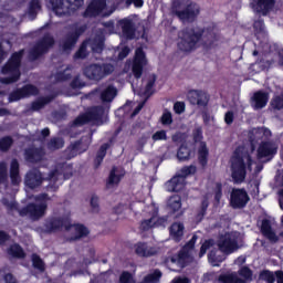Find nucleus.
Masks as SVG:
<instances>
[{
  "instance_id": "nucleus-1",
  "label": "nucleus",
  "mask_w": 283,
  "mask_h": 283,
  "mask_svg": "<svg viewBox=\"0 0 283 283\" xmlns=\"http://www.w3.org/2000/svg\"><path fill=\"white\" fill-rule=\"evenodd\" d=\"M203 39H207L209 45H213L216 42V32H213V28L192 24L179 31L177 48L185 54H191V52H196V50L200 48V43H202Z\"/></svg>"
},
{
  "instance_id": "nucleus-2",
  "label": "nucleus",
  "mask_w": 283,
  "mask_h": 283,
  "mask_svg": "<svg viewBox=\"0 0 283 283\" xmlns=\"http://www.w3.org/2000/svg\"><path fill=\"white\" fill-rule=\"evenodd\" d=\"M25 55V49L13 52L8 61L1 67V74L7 77H0L2 85H12L21 80V63Z\"/></svg>"
},
{
  "instance_id": "nucleus-3",
  "label": "nucleus",
  "mask_w": 283,
  "mask_h": 283,
  "mask_svg": "<svg viewBox=\"0 0 283 283\" xmlns=\"http://www.w3.org/2000/svg\"><path fill=\"white\" fill-rule=\"evenodd\" d=\"M200 4L193 1L185 6L182 0H172L170 7L171 14L181 23H196L200 17Z\"/></svg>"
},
{
  "instance_id": "nucleus-4",
  "label": "nucleus",
  "mask_w": 283,
  "mask_h": 283,
  "mask_svg": "<svg viewBox=\"0 0 283 283\" xmlns=\"http://www.w3.org/2000/svg\"><path fill=\"white\" fill-rule=\"evenodd\" d=\"M247 165L251 169L253 165V158L249 153H242L240 149H235L231 158V171L232 180L237 185H241L247 180Z\"/></svg>"
},
{
  "instance_id": "nucleus-5",
  "label": "nucleus",
  "mask_w": 283,
  "mask_h": 283,
  "mask_svg": "<svg viewBox=\"0 0 283 283\" xmlns=\"http://www.w3.org/2000/svg\"><path fill=\"white\" fill-rule=\"evenodd\" d=\"M2 205L8 209V211H18L21 218L29 216V218L33 221L41 220V218L45 216V211H48L46 202H41L40 205L31 202L22 209H19L18 202L10 201L8 198H3Z\"/></svg>"
},
{
  "instance_id": "nucleus-6",
  "label": "nucleus",
  "mask_w": 283,
  "mask_h": 283,
  "mask_svg": "<svg viewBox=\"0 0 283 283\" xmlns=\"http://www.w3.org/2000/svg\"><path fill=\"white\" fill-rule=\"evenodd\" d=\"M56 17H72L76 10L83 8L85 0H50Z\"/></svg>"
},
{
  "instance_id": "nucleus-7",
  "label": "nucleus",
  "mask_w": 283,
  "mask_h": 283,
  "mask_svg": "<svg viewBox=\"0 0 283 283\" xmlns=\"http://www.w3.org/2000/svg\"><path fill=\"white\" fill-rule=\"evenodd\" d=\"M83 74L88 78V81H96L98 83V81H103L105 76L114 74V64L92 63L84 67Z\"/></svg>"
},
{
  "instance_id": "nucleus-8",
  "label": "nucleus",
  "mask_w": 283,
  "mask_h": 283,
  "mask_svg": "<svg viewBox=\"0 0 283 283\" xmlns=\"http://www.w3.org/2000/svg\"><path fill=\"white\" fill-rule=\"evenodd\" d=\"M54 38L50 34L43 35L29 51L30 61H39L41 56H45L52 48H54Z\"/></svg>"
},
{
  "instance_id": "nucleus-9",
  "label": "nucleus",
  "mask_w": 283,
  "mask_h": 283,
  "mask_svg": "<svg viewBox=\"0 0 283 283\" xmlns=\"http://www.w3.org/2000/svg\"><path fill=\"white\" fill-rule=\"evenodd\" d=\"M105 116V107L103 106H93L85 113L80 114L72 123L73 127H83L88 123H94L96 120H103Z\"/></svg>"
},
{
  "instance_id": "nucleus-10",
  "label": "nucleus",
  "mask_w": 283,
  "mask_h": 283,
  "mask_svg": "<svg viewBox=\"0 0 283 283\" xmlns=\"http://www.w3.org/2000/svg\"><path fill=\"white\" fill-rule=\"evenodd\" d=\"M85 32H87V24H82L80 27L78 24H73L71 31L65 34L62 41V50H64V52L74 50L76 43H78V40Z\"/></svg>"
},
{
  "instance_id": "nucleus-11",
  "label": "nucleus",
  "mask_w": 283,
  "mask_h": 283,
  "mask_svg": "<svg viewBox=\"0 0 283 283\" xmlns=\"http://www.w3.org/2000/svg\"><path fill=\"white\" fill-rule=\"evenodd\" d=\"M217 247L219 251L226 255H231V253H235V251L240 249L238 245V239L231 232H226L224 234L220 235Z\"/></svg>"
},
{
  "instance_id": "nucleus-12",
  "label": "nucleus",
  "mask_w": 283,
  "mask_h": 283,
  "mask_svg": "<svg viewBox=\"0 0 283 283\" xmlns=\"http://www.w3.org/2000/svg\"><path fill=\"white\" fill-rule=\"evenodd\" d=\"M249 192L244 188H233L230 193V207L233 209H244L249 205Z\"/></svg>"
},
{
  "instance_id": "nucleus-13",
  "label": "nucleus",
  "mask_w": 283,
  "mask_h": 283,
  "mask_svg": "<svg viewBox=\"0 0 283 283\" xmlns=\"http://www.w3.org/2000/svg\"><path fill=\"white\" fill-rule=\"evenodd\" d=\"M145 65H147V54L143 48H137L135 51V56L133 60L132 73L134 78L138 81L143 76V70H145Z\"/></svg>"
},
{
  "instance_id": "nucleus-14",
  "label": "nucleus",
  "mask_w": 283,
  "mask_h": 283,
  "mask_svg": "<svg viewBox=\"0 0 283 283\" xmlns=\"http://www.w3.org/2000/svg\"><path fill=\"white\" fill-rule=\"evenodd\" d=\"M187 99L190 105H196L200 109H206V107L209 106L211 97L202 90H190L187 93Z\"/></svg>"
},
{
  "instance_id": "nucleus-15",
  "label": "nucleus",
  "mask_w": 283,
  "mask_h": 283,
  "mask_svg": "<svg viewBox=\"0 0 283 283\" xmlns=\"http://www.w3.org/2000/svg\"><path fill=\"white\" fill-rule=\"evenodd\" d=\"M250 8L259 17H269L275 8V0H250Z\"/></svg>"
},
{
  "instance_id": "nucleus-16",
  "label": "nucleus",
  "mask_w": 283,
  "mask_h": 283,
  "mask_svg": "<svg viewBox=\"0 0 283 283\" xmlns=\"http://www.w3.org/2000/svg\"><path fill=\"white\" fill-rule=\"evenodd\" d=\"M46 233H56V231H61L64 227L65 231H70L72 229V223L70 219L62 217H52L46 220L45 224Z\"/></svg>"
},
{
  "instance_id": "nucleus-17",
  "label": "nucleus",
  "mask_w": 283,
  "mask_h": 283,
  "mask_svg": "<svg viewBox=\"0 0 283 283\" xmlns=\"http://www.w3.org/2000/svg\"><path fill=\"white\" fill-rule=\"evenodd\" d=\"M105 8H107L105 0H92L82 13V17H84V19H94V17H98Z\"/></svg>"
},
{
  "instance_id": "nucleus-18",
  "label": "nucleus",
  "mask_w": 283,
  "mask_h": 283,
  "mask_svg": "<svg viewBox=\"0 0 283 283\" xmlns=\"http://www.w3.org/2000/svg\"><path fill=\"white\" fill-rule=\"evenodd\" d=\"M24 185L28 189H36L43 185V175L41 170H29L24 177Z\"/></svg>"
},
{
  "instance_id": "nucleus-19",
  "label": "nucleus",
  "mask_w": 283,
  "mask_h": 283,
  "mask_svg": "<svg viewBox=\"0 0 283 283\" xmlns=\"http://www.w3.org/2000/svg\"><path fill=\"white\" fill-rule=\"evenodd\" d=\"M269 92H264L262 90L256 91L250 99L251 107L255 111L264 109V107H266V105L269 104Z\"/></svg>"
},
{
  "instance_id": "nucleus-20",
  "label": "nucleus",
  "mask_w": 283,
  "mask_h": 283,
  "mask_svg": "<svg viewBox=\"0 0 283 283\" xmlns=\"http://www.w3.org/2000/svg\"><path fill=\"white\" fill-rule=\"evenodd\" d=\"M45 156V151L43 150V148H27L24 150V160L27 163H30L31 165H36L39 163H41V160H43Z\"/></svg>"
},
{
  "instance_id": "nucleus-21",
  "label": "nucleus",
  "mask_w": 283,
  "mask_h": 283,
  "mask_svg": "<svg viewBox=\"0 0 283 283\" xmlns=\"http://www.w3.org/2000/svg\"><path fill=\"white\" fill-rule=\"evenodd\" d=\"M166 191L169 193H178L185 189V178L180 175L174 176L165 184Z\"/></svg>"
},
{
  "instance_id": "nucleus-22",
  "label": "nucleus",
  "mask_w": 283,
  "mask_h": 283,
  "mask_svg": "<svg viewBox=\"0 0 283 283\" xmlns=\"http://www.w3.org/2000/svg\"><path fill=\"white\" fill-rule=\"evenodd\" d=\"M118 24L122 28V34L125 39L132 40L136 36V24H134V20L124 18L118 21Z\"/></svg>"
},
{
  "instance_id": "nucleus-23",
  "label": "nucleus",
  "mask_w": 283,
  "mask_h": 283,
  "mask_svg": "<svg viewBox=\"0 0 283 283\" xmlns=\"http://www.w3.org/2000/svg\"><path fill=\"white\" fill-rule=\"evenodd\" d=\"M261 233L266 240L272 242L273 244L280 242V237L273 231V227L271 226V220L263 219L261 222Z\"/></svg>"
},
{
  "instance_id": "nucleus-24",
  "label": "nucleus",
  "mask_w": 283,
  "mask_h": 283,
  "mask_svg": "<svg viewBox=\"0 0 283 283\" xmlns=\"http://www.w3.org/2000/svg\"><path fill=\"white\" fill-rule=\"evenodd\" d=\"M277 154V146L272 142H262L258 148V158H269Z\"/></svg>"
},
{
  "instance_id": "nucleus-25",
  "label": "nucleus",
  "mask_w": 283,
  "mask_h": 283,
  "mask_svg": "<svg viewBox=\"0 0 283 283\" xmlns=\"http://www.w3.org/2000/svg\"><path fill=\"white\" fill-rule=\"evenodd\" d=\"M166 209L170 216L178 213L182 209V198L178 195L171 196L167 201Z\"/></svg>"
},
{
  "instance_id": "nucleus-26",
  "label": "nucleus",
  "mask_w": 283,
  "mask_h": 283,
  "mask_svg": "<svg viewBox=\"0 0 283 283\" xmlns=\"http://www.w3.org/2000/svg\"><path fill=\"white\" fill-rule=\"evenodd\" d=\"M135 253L139 258H151V255H156V250L149 248L146 242H138L135 244Z\"/></svg>"
},
{
  "instance_id": "nucleus-27",
  "label": "nucleus",
  "mask_w": 283,
  "mask_h": 283,
  "mask_svg": "<svg viewBox=\"0 0 283 283\" xmlns=\"http://www.w3.org/2000/svg\"><path fill=\"white\" fill-rule=\"evenodd\" d=\"M170 235L175 242H180L185 235V224L182 222H174L170 226Z\"/></svg>"
},
{
  "instance_id": "nucleus-28",
  "label": "nucleus",
  "mask_w": 283,
  "mask_h": 283,
  "mask_svg": "<svg viewBox=\"0 0 283 283\" xmlns=\"http://www.w3.org/2000/svg\"><path fill=\"white\" fill-rule=\"evenodd\" d=\"M7 253L14 260H25V251L19 243H13L7 249Z\"/></svg>"
},
{
  "instance_id": "nucleus-29",
  "label": "nucleus",
  "mask_w": 283,
  "mask_h": 283,
  "mask_svg": "<svg viewBox=\"0 0 283 283\" xmlns=\"http://www.w3.org/2000/svg\"><path fill=\"white\" fill-rule=\"evenodd\" d=\"M62 175L63 172H61L59 169H54L49 172L48 180L50 184L46 186L48 191H59V185L56 182H59V176Z\"/></svg>"
},
{
  "instance_id": "nucleus-30",
  "label": "nucleus",
  "mask_w": 283,
  "mask_h": 283,
  "mask_svg": "<svg viewBox=\"0 0 283 283\" xmlns=\"http://www.w3.org/2000/svg\"><path fill=\"white\" fill-rule=\"evenodd\" d=\"M198 163L201 167L209 165V148L206 142H201L198 148Z\"/></svg>"
},
{
  "instance_id": "nucleus-31",
  "label": "nucleus",
  "mask_w": 283,
  "mask_h": 283,
  "mask_svg": "<svg viewBox=\"0 0 283 283\" xmlns=\"http://www.w3.org/2000/svg\"><path fill=\"white\" fill-rule=\"evenodd\" d=\"M158 76H156V74H150L148 76V80H147V83H146V86H145V90H144V93H143V96L146 97V101L149 99L150 96H154L156 90H154V87L156 86V81H157Z\"/></svg>"
},
{
  "instance_id": "nucleus-32",
  "label": "nucleus",
  "mask_w": 283,
  "mask_h": 283,
  "mask_svg": "<svg viewBox=\"0 0 283 283\" xmlns=\"http://www.w3.org/2000/svg\"><path fill=\"white\" fill-rule=\"evenodd\" d=\"M75 229V235L70 238V242H76L81 238H87L90 235V230L82 223L72 224Z\"/></svg>"
},
{
  "instance_id": "nucleus-33",
  "label": "nucleus",
  "mask_w": 283,
  "mask_h": 283,
  "mask_svg": "<svg viewBox=\"0 0 283 283\" xmlns=\"http://www.w3.org/2000/svg\"><path fill=\"white\" fill-rule=\"evenodd\" d=\"M118 94V90L114 85H108L104 91L101 93V101L103 103H112L116 95Z\"/></svg>"
},
{
  "instance_id": "nucleus-34",
  "label": "nucleus",
  "mask_w": 283,
  "mask_h": 283,
  "mask_svg": "<svg viewBox=\"0 0 283 283\" xmlns=\"http://www.w3.org/2000/svg\"><path fill=\"white\" fill-rule=\"evenodd\" d=\"M53 101H54L53 95L40 97V98H38V101L32 102L31 109L33 112H39V111L43 109L45 105H50V103H52Z\"/></svg>"
},
{
  "instance_id": "nucleus-35",
  "label": "nucleus",
  "mask_w": 283,
  "mask_h": 283,
  "mask_svg": "<svg viewBox=\"0 0 283 283\" xmlns=\"http://www.w3.org/2000/svg\"><path fill=\"white\" fill-rule=\"evenodd\" d=\"M87 45H90V40H84V41L81 43L78 50H77V51L74 53V55H73V59H74L75 61H78V60L83 61V60H85L87 56H90V51H87Z\"/></svg>"
},
{
  "instance_id": "nucleus-36",
  "label": "nucleus",
  "mask_w": 283,
  "mask_h": 283,
  "mask_svg": "<svg viewBox=\"0 0 283 283\" xmlns=\"http://www.w3.org/2000/svg\"><path fill=\"white\" fill-rule=\"evenodd\" d=\"M207 209H209V199L205 198L202 199L200 208L195 217L197 222H202V220H205V217L207 216Z\"/></svg>"
},
{
  "instance_id": "nucleus-37",
  "label": "nucleus",
  "mask_w": 283,
  "mask_h": 283,
  "mask_svg": "<svg viewBox=\"0 0 283 283\" xmlns=\"http://www.w3.org/2000/svg\"><path fill=\"white\" fill-rule=\"evenodd\" d=\"M31 262H32L33 269H35L36 271H40V273H43L45 271V262L43 261V259H41L39 254L33 253L31 255Z\"/></svg>"
},
{
  "instance_id": "nucleus-38",
  "label": "nucleus",
  "mask_w": 283,
  "mask_h": 283,
  "mask_svg": "<svg viewBox=\"0 0 283 283\" xmlns=\"http://www.w3.org/2000/svg\"><path fill=\"white\" fill-rule=\"evenodd\" d=\"M275 272L271 270H262L259 273V280L265 283H275Z\"/></svg>"
},
{
  "instance_id": "nucleus-39",
  "label": "nucleus",
  "mask_w": 283,
  "mask_h": 283,
  "mask_svg": "<svg viewBox=\"0 0 283 283\" xmlns=\"http://www.w3.org/2000/svg\"><path fill=\"white\" fill-rule=\"evenodd\" d=\"M220 283H244V280L238 277L235 274H220L218 277Z\"/></svg>"
},
{
  "instance_id": "nucleus-40",
  "label": "nucleus",
  "mask_w": 283,
  "mask_h": 283,
  "mask_svg": "<svg viewBox=\"0 0 283 283\" xmlns=\"http://www.w3.org/2000/svg\"><path fill=\"white\" fill-rule=\"evenodd\" d=\"M65 145V142L63 140V138L60 137H52L46 147L48 149H51L52 151H56V149H63Z\"/></svg>"
},
{
  "instance_id": "nucleus-41",
  "label": "nucleus",
  "mask_w": 283,
  "mask_h": 283,
  "mask_svg": "<svg viewBox=\"0 0 283 283\" xmlns=\"http://www.w3.org/2000/svg\"><path fill=\"white\" fill-rule=\"evenodd\" d=\"M160 277H163V272H160V270H155L154 273L144 276L139 283H159Z\"/></svg>"
},
{
  "instance_id": "nucleus-42",
  "label": "nucleus",
  "mask_w": 283,
  "mask_h": 283,
  "mask_svg": "<svg viewBox=\"0 0 283 283\" xmlns=\"http://www.w3.org/2000/svg\"><path fill=\"white\" fill-rule=\"evenodd\" d=\"M177 158L181 161L189 160L191 158V149L187 145L181 144L177 151Z\"/></svg>"
},
{
  "instance_id": "nucleus-43",
  "label": "nucleus",
  "mask_w": 283,
  "mask_h": 283,
  "mask_svg": "<svg viewBox=\"0 0 283 283\" xmlns=\"http://www.w3.org/2000/svg\"><path fill=\"white\" fill-rule=\"evenodd\" d=\"M240 277H243V282H253V270L248 265H243L238 271Z\"/></svg>"
},
{
  "instance_id": "nucleus-44",
  "label": "nucleus",
  "mask_w": 283,
  "mask_h": 283,
  "mask_svg": "<svg viewBox=\"0 0 283 283\" xmlns=\"http://www.w3.org/2000/svg\"><path fill=\"white\" fill-rule=\"evenodd\" d=\"M24 98L29 96H39V87L33 84H25L21 87Z\"/></svg>"
},
{
  "instance_id": "nucleus-45",
  "label": "nucleus",
  "mask_w": 283,
  "mask_h": 283,
  "mask_svg": "<svg viewBox=\"0 0 283 283\" xmlns=\"http://www.w3.org/2000/svg\"><path fill=\"white\" fill-rule=\"evenodd\" d=\"M154 227H158V221H156V217L145 219L139 224L140 231H149V229H154Z\"/></svg>"
},
{
  "instance_id": "nucleus-46",
  "label": "nucleus",
  "mask_w": 283,
  "mask_h": 283,
  "mask_svg": "<svg viewBox=\"0 0 283 283\" xmlns=\"http://www.w3.org/2000/svg\"><path fill=\"white\" fill-rule=\"evenodd\" d=\"M14 145L12 136H4L0 138V151H10V147Z\"/></svg>"
},
{
  "instance_id": "nucleus-47",
  "label": "nucleus",
  "mask_w": 283,
  "mask_h": 283,
  "mask_svg": "<svg viewBox=\"0 0 283 283\" xmlns=\"http://www.w3.org/2000/svg\"><path fill=\"white\" fill-rule=\"evenodd\" d=\"M39 10H41V1L31 0L29 2V17H36V14H39Z\"/></svg>"
},
{
  "instance_id": "nucleus-48",
  "label": "nucleus",
  "mask_w": 283,
  "mask_h": 283,
  "mask_svg": "<svg viewBox=\"0 0 283 283\" xmlns=\"http://www.w3.org/2000/svg\"><path fill=\"white\" fill-rule=\"evenodd\" d=\"M70 67L67 66L64 71H60L55 74V81L57 83H65V81H70L72 78V73H67Z\"/></svg>"
},
{
  "instance_id": "nucleus-49",
  "label": "nucleus",
  "mask_w": 283,
  "mask_h": 283,
  "mask_svg": "<svg viewBox=\"0 0 283 283\" xmlns=\"http://www.w3.org/2000/svg\"><path fill=\"white\" fill-rule=\"evenodd\" d=\"M122 178L123 175H116V167H113L108 176L107 185H118Z\"/></svg>"
},
{
  "instance_id": "nucleus-50",
  "label": "nucleus",
  "mask_w": 283,
  "mask_h": 283,
  "mask_svg": "<svg viewBox=\"0 0 283 283\" xmlns=\"http://www.w3.org/2000/svg\"><path fill=\"white\" fill-rule=\"evenodd\" d=\"M212 191L214 193V202L220 205V200H222V182H216Z\"/></svg>"
},
{
  "instance_id": "nucleus-51",
  "label": "nucleus",
  "mask_w": 283,
  "mask_h": 283,
  "mask_svg": "<svg viewBox=\"0 0 283 283\" xmlns=\"http://www.w3.org/2000/svg\"><path fill=\"white\" fill-rule=\"evenodd\" d=\"M21 98H25V96L23 95L22 88H17L15 91L9 94L10 103H17V101H21Z\"/></svg>"
},
{
  "instance_id": "nucleus-52",
  "label": "nucleus",
  "mask_w": 283,
  "mask_h": 283,
  "mask_svg": "<svg viewBox=\"0 0 283 283\" xmlns=\"http://www.w3.org/2000/svg\"><path fill=\"white\" fill-rule=\"evenodd\" d=\"M271 106L273 109H283V93L281 95H275L271 101Z\"/></svg>"
},
{
  "instance_id": "nucleus-53",
  "label": "nucleus",
  "mask_w": 283,
  "mask_h": 283,
  "mask_svg": "<svg viewBox=\"0 0 283 283\" xmlns=\"http://www.w3.org/2000/svg\"><path fill=\"white\" fill-rule=\"evenodd\" d=\"M181 175L184 180L187 178V176H193V174H196V171H198V169L196 168V166L190 165V166H185L181 168Z\"/></svg>"
},
{
  "instance_id": "nucleus-54",
  "label": "nucleus",
  "mask_w": 283,
  "mask_h": 283,
  "mask_svg": "<svg viewBox=\"0 0 283 283\" xmlns=\"http://www.w3.org/2000/svg\"><path fill=\"white\" fill-rule=\"evenodd\" d=\"M92 50L93 52H96L97 54H101L105 50V41L104 40H94L92 43Z\"/></svg>"
},
{
  "instance_id": "nucleus-55",
  "label": "nucleus",
  "mask_w": 283,
  "mask_h": 283,
  "mask_svg": "<svg viewBox=\"0 0 283 283\" xmlns=\"http://www.w3.org/2000/svg\"><path fill=\"white\" fill-rule=\"evenodd\" d=\"M205 136L202 135V127H197L192 130V140L193 143H203Z\"/></svg>"
},
{
  "instance_id": "nucleus-56",
  "label": "nucleus",
  "mask_w": 283,
  "mask_h": 283,
  "mask_svg": "<svg viewBox=\"0 0 283 283\" xmlns=\"http://www.w3.org/2000/svg\"><path fill=\"white\" fill-rule=\"evenodd\" d=\"M161 125H171L174 123V116L171 115V112L165 111L160 117Z\"/></svg>"
},
{
  "instance_id": "nucleus-57",
  "label": "nucleus",
  "mask_w": 283,
  "mask_h": 283,
  "mask_svg": "<svg viewBox=\"0 0 283 283\" xmlns=\"http://www.w3.org/2000/svg\"><path fill=\"white\" fill-rule=\"evenodd\" d=\"M211 247H213V241L212 240H206L200 248L199 251V258H202L207 254V251H209V249H211Z\"/></svg>"
},
{
  "instance_id": "nucleus-58",
  "label": "nucleus",
  "mask_w": 283,
  "mask_h": 283,
  "mask_svg": "<svg viewBox=\"0 0 283 283\" xmlns=\"http://www.w3.org/2000/svg\"><path fill=\"white\" fill-rule=\"evenodd\" d=\"M72 90H83L85 84L81 81V77L76 75L70 83Z\"/></svg>"
},
{
  "instance_id": "nucleus-59",
  "label": "nucleus",
  "mask_w": 283,
  "mask_h": 283,
  "mask_svg": "<svg viewBox=\"0 0 283 283\" xmlns=\"http://www.w3.org/2000/svg\"><path fill=\"white\" fill-rule=\"evenodd\" d=\"M151 138L154 143H158V140H167V130H157L155 134H153Z\"/></svg>"
},
{
  "instance_id": "nucleus-60",
  "label": "nucleus",
  "mask_w": 283,
  "mask_h": 283,
  "mask_svg": "<svg viewBox=\"0 0 283 283\" xmlns=\"http://www.w3.org/2000/svg\"><path fill=\"white\" fill-rule=\"evenodd\" d=\"M107 149H109V144L108 143L102 144L99 149L97 150L96 156L98 158H104L105 159V156H107Z\"/></svg>"
},
{
  "instance_id": "nucleus-61",
  "label": "nucleus",
  "mask_w": 283,
  "mask_h": 283,
  "mask_svg": "<svg viewBox=\"0 0 283 283\" xmlns=\"http://www.w3.org/2000/svg\"><path fill=\"white\" fill-rule=\"evenodd\" d=\"M90 205H91V208L93 209V211H94L95 213H98V211H99V209H101V206L98 205V196L93 195V196L91 197V202H90Z\"/></svg>"
},
{
  "instance_id": "nucleus-62",
  "label": "nucleus",
  "mask_w": 283,
  "mask_h": 283,
  "mask_svg": "<svg viewBox=\"0 0 283 283\" xmlns=\"http://www.w3.org/2000/svg\"><path fill=\"white\" fill-rule=\"evenodd\" d=\"M253 29L255 32H264V20L259 19L256 21H254L253 23Z\"/></svg>"
},
{
  "instance_id": "nucleus-63",
  "label": "nucleus",
  "mask_w": 283,
  "mask_h": 283,
  "mask_svg": "<svg viewBox=\"0 0 283 283\" xmlns=\"http://www.w3.org/2000/svg\"><path fill=\"white\" fill-rule=\"evenodd\" d=\"M10 174H20L19 160L12 159L10 166Z\"/></svg>"
},
{
  "instance_id": "nucleus-64",
  "label": "nucleus",
  "mask_w": 283,
  "mask_h": 283,
  "mask_svg": "<svg viewBox=\"0 0 283 283\" xmlns=\"http://www.w3.org/2000/svg\"><path fill=\"white\" fill-rule=\"evenodd\" d=\"M174 111L176 114H182L185 112V102H176Z\"/></svg>"
}]
</instances>
